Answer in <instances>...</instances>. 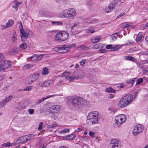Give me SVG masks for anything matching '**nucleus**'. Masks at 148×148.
Here are the masks:
<instances>
[{
    "label": "nucleus",
    "instance_id": "nucleus-1",
    "mask_svg": "<svg viewBox=\"0 0 148 148\" xmlns=\"http://www.w3.org/2000/svg\"><path fill=\"white\" fill-rule=\"evenodd\" d=\"M99 116L97 111L89 113L87 117L88 123L90 124H97L100 119Z\"/></svg>",
    "mask_w": 148,
    "mask_h": 148
},
{
    "label": "nucleus",
    "instance_id": "nucleus-2",
    "mask_svg": "<svg viewBox=\"0 0 148 148\" xmlns=\"http://www.w3.org/2000/svg\"><path fill=\"white\" fill-rule=\"evenodd\" d=\"M71 103L73 108H80L85 106L86 104L85 100L81 97H75L71 100Z\"/></svg>",
    "mask_w": 148,
    "mask_h": 148
},
{
    "label": "nucleus",
    "instance_id": "nucleus-3",
    "mask_svg": "<svg viewBox=\"0 0 148 148\" xmlns=\"http://www.w3.org/2000/svg\"><path fill=\"white\" fill-rule=\"evenodd\" d=\"M69 34L67 32L62 31L58 32L55 36V39L58 41H63L66 40L69 37Z\"/></svg>",
    "mask_w": 148,
    "mask_h": 148
},
{
    "label": "nucleus",
    "instance_id": "nucleus-4",
    "mask_svg": "<svg viewBox=\"0 0 148 148\" xmlns=\"http://www.w3.org/2000/svg\"><path fill=\"white\" fill-rule=\"evenodd\" d=\"M62 14L65 18H73L76 16V13L74 8H70L68 9L67 11H63Z\"/></svg>",
    "mask_w": 148,
    "mask_h": 148
},
{
    "label": "nucleus",
    "instance_id": "nucleus-5",
    "mask_svg": "<svg viewBox=\"0 0 148 148\" xmlns=\"http://www.w3.org/2000/svg\"><path fill=\"white\" fill-rule=\"evenodd\" d=\"M126 120V116L123 114L116 116L115 117V123L118 127H119L121 124L124 123Z\"/></svg>",
    "mask_w": 148,
    "mask_h": 148
},
{
    "label": "nucleus",
    "instance_id": "nucleus-6",
    "mask_svg": "<svg viewBox=\"0 0 148 148\" xmlns=\"http://www.w3.org/2000/svg\"><path fill=\"white\" fill-rule=\"evenodd\" d=\"M40 77V75L38 73L32 74L27 77L25 82L27 84H30L37 80Z\"/></svg>",
    "mask_w": 148,
    "mask_h": 148
},
{
    "label": "nucleus",
    "instance_id": "nucleus-7",
    "mask_svg": "<svg viewBox=\"0 0 148 148\" xmlns=\"http://www.w3.org/2000/svg\"><path fill=\"white\" fill-rule=\"evenodd\" d=\"M143 130V127L141 125H138L135 126L133 130V133L136 136L138 133L142 132Z\"/></svg>",
    "mask_w": 148,
    "mask_h": 148
},
{
    "label": "nucleus",
    "instance_id": "nucleus-8",
    "mask_svg": "<svg viewBox=\"0 0 148 148\" xmlns=\"http://www.w3.org/2000/svg\"><path fill=\"white\" fill-rule=\"evenodd\" d=\"M121 145L119 143L118 140L113 139L110 141L108 145V148H121Z\"/></svg>",
    "mask_w": 148,
    "mask_h": 148
},
{
    "label": "nucleus",
    "instance_id": "nucleus-9",
    "mask_svg": "<svg viewBox=\"0 0 148 148\" xmlns=\"http://www.w3.org/2000/svg\"><path fill=\"white\" fill-rule=\"evenodd\" d=\"M21 30H20V31L21 38L23 41H25L26 39L29 37V35H30V33H32V32L29 31L26 32L23 29H21Z\"/></svg>",
    "mask_w": 148,
    "mask_h": 148
},
{
    "label": "nucleus",
    "instance_id": "nucleus-10",
    "mask_svg": "<svg viewBox=\"0 0 148 148\" xmlns=\"http://www.w3.org/2000/svg\"><path fill=\"white\" fill-rule=\"evenodd\" d=\"M11 65L10 62L7 60H5L2 64L0 62V70H4L9 68Z\"/></svg>",
    "mask_w": 148,
    "mask_h": 148
},
{
    "label": "nucleus",
    "instance_id": "nucleus-11",
    "mask_svg": "<svg viewBox=\"0 0 148 148\" xmlns=\"http://www.w3.org/2000/svg\"><path fill=\"white\" fill-rule=\"evenodd\" d=\"M60 106L59 105H55L51 106L50 108L51 111L52 113H56L60 111Z\"/></svg>",
    "mask_w": 148,
    "mask_h": 148
},
{
    "label": "nucleus",
    "instance_id": "nucleus-12",
    "mask_svg": "<svg viewBox=\"0 0 148 148\" xmlns=\"http://www.w3.org/2000/svg\"><path fill=\"white\" fill-rule=\"evenodd\" d=\"M129 104L128 103L125 99L123 97L120 101L118 103V106L121 108H123L128 105Z\"/></svg>",
    "mask_w": 148,
    "mask_h": 148
},
{
    "label": "nucleus",
    "instance_id": "nucleus-13",
    "mask_svg": "<svg viewBox=\"0 0 148 148\" xmlns=\"http://www.w3.org/2000/svg\"><path fill=\"white\" fill-rule=\"evenodd\" d=\"M33 138L34 136L32 135H28L20 137L22 143L27 142L30 139H32Z\"/></svg>",
    "mask_w": 148,
    "mask_h": 148
},
{
    "label": "nucleus",
    "instance_id": "nucleus-14",
    "mask_svg": "<svg viewBox=\"0 0 148 148\" xmlns=\"http://www.w3.org/2000/svg\"><path fill=\"white\" fill-rule=\"evenodd\" d=\"M123 97L125 99L126 101L128 102V103L129 104L132 101V100L133 98V97L132 95L130 94L127 95Z\"/></svg>",
    "mask_w": 148,
    "mask_h": 148
},
{
    "label": "nucleus",
    "instance_id": "nucleus-15",
    "mask_svg": "<svg viewBox=\"0 0 148 148\" xmlns=\"http://www.w3.org/2000/svg\"><path fill=\"white\" fill-rule=\"evenodd\" d=\"M13 2V5L12 6V8H14L16 11L17 10L19 6L22 4V3L18 2L15 0Z\"/></svg>",
    "mask_w": 148,
    "mask_h": 148
},
{
    "label": "nucleus",
    "instance_id": "nucleus-16",
    "mask_svg": "<svg viewBox=\"0 0 148 148\" xmlns=\"http://www.w3.org/2000/svg\"><path fill=\"white\" fill-rule=\"evenodd\" d=\"M69 47H67L66 45H64L62 47H58V48L59 51H61V52L63 51L65 52L66 51L69 50Z\"/></svg>",
    "mask_w": 148,
    "mask_h": 148
},
{
    "label": "nucleus",
    "instance_id": "nucleus-17",
    "mask_svg": "<svg viewBox=\"0 0 148 148\" xmlns=\"http://www.w3.org/2000/svg\"><path fill=\"white\" fill-rule=\"evenodd\" d=\"M100 39L101 38L99 36H95L92 37L90 40L92 43H95L98 42Z\"/></svg>",
    "mask_w": 148,
    "mask_h": 148
},
{
    "label": "nucleus",
    "instance_id": "nucleus-18",
    "mask_svg": "<svg viewBox=\"0 0 148 148\" xmlns=\"http://www.w3.org/2000/svg\"><path fill=\"white\" fill-rule=\"evenodd\" d=\"M81 78V76H77L74 77L69 76L66 77V79L69 80V81H73L76 79Z\"/></svg>",
    "mask_w": 148,
    "mask_h": 148
},
{
    "label": "nucleus",
    "instance_id": "nucleus-19",
    "mask_svg": "<svg viewBox=\"0 0 148 148\" xmlns=\"http://www.w3.org/2000/svg\"><path fill=\"white\" fill-rule=\"evenodd\" d=\"M51 84L50 81H47L42 83L41 84L40 86L43 87H46L49 86Z\"/></svg>",
    "mask_w": 148,
    "mask_h": 148
},
{
    "label": "nucleus",
    "instance_id": "nucleus-20",
    "mask_svg": "<svg viewBox=\"0 0 148 148\" xmlns=\"http://www.w3.org/2000/svg\"><path fill=\"white\" fill-rule=\"evenodd\" d=\"M55 95H49L47 97H43L40 99H38V101L37 103L38 104H39L41 102H42V101H44L45 99L49 98Z\"/></svg>",
    "mask_w": 148,
    "mask_h": 148
},
{
    "label": "nucleus",
    "instance_id": "nucleus-21",
    "mask_svg": "<svg viewBox=\"0 0 148 148\" xmlns=\"http://www.w3.org/2000/svg\"><path fill=\"white\" fill-rule=\"evenodd\" d=\"M79 27V23H75L71 27V30L73 32H75L74 29H76Z\"/></svg>",
    "mask_w": 148,
    "mask_h": 148
},
{
    "label": "nucleus",
    "instance_id": "nucleus-22",
    "mask_svg": "<svg viewBox=\"0 0 148 148\" xmlns=\"http://www.w3.org/2000/svg\"><path fill=\"white\" fill-rule=\"evenodd\" d=\"M106 92H108L115 93L116 92V90L112 88L111 87L106 88Z\"/></svg>",
    "mask_w": 148,
    "mask_h": 148
},
{
    "label": "nucleus",
    "instance_id": "nucleus-23",
    "mask_svg": "<svg viewBox=\"0 0 148 148\" xmlns=\"http://www.w3.org/2000/svg\"><path fill=\"white\" fill-rule=\"evenodd\" d=\"M14 23V21L12 20H9L8 22L6 23V25L8 27L11 26Z\"/></svg>",
    "mask_w": 148,
    "mask_h": 148
},
{
    "label": "nucleus",
    "instance_id": "nucleus-24",
    "mask_svg": "<svg viewBox=\"0 0 148 148\" xmlns=\"http://www.w3.org/2000/svg\"><path fill=\"white\" fill-rule=\"evenodd\" d=\"M70 72H64L62 74V75H60L59 76L62 77H66H66H69V76L68 75H70Z\"/></svg>",
    "mask_w": 148,
    "mask_h": 148
},
{
    "label": "nucleus",
    "instance_id": "nucleus-25",
    "mask_svg": "<svg viewBox=\"0 0 148 148\" xmlns=\"http://www.w3.org/2000/svg\"><path fill=\"white\" fill-rule=\"evenodd\" d=\"M51 23L53 25H61L62 24V23L61 21H52Z\"/></svg>",
    "mask_w": 148,
    "mask_h": 148
},
{
    "label": "nucleus",
    "instance_id": "nucleus-26",
    "mask_svg": "<svg viewBox=\"0 0 148 148\" xmlns=\"http://www.w3.org/2000/svg\"><path fill=\"white\" fill-rule=\"evenodd\" d=\"M68 138L69 139V140H73L75 138L76 136L75 134H71L67 135Z\"/></svg>",
    "mask_w": 148,
    "mask_h": 148
},
{
    "label": "nucleus",
    "instance_id": "nucleus-27",
    "mask_svg": "<svg viewBox=\"0 0 148 148\" xmlns=\"http://www.w3.org/2000/svg\"><path fill=\"white\" fill-rule=\"evenodd\" d=\"M125 59L126 60H130L133 61H134V60H135V59L133 57L130 56H125Z\"/></svg>",
    "mask_w": 148,
    "mask_h": 148
},
{
    "label": "nucleus",
    "instance_id": "nucleus-28",
    "mask_svg": "<svg viewBox=\"0 0 148 148\" xmlns=\"http://www.w3.org/2000/svg\"><path fill=\"white\" fill-rule=\"evenodd\" d=\"M79 47L83 50L88 51L89 50V47H88L84 46L83 45L79 46Z\"/></svg>",
    "mask_w": 148,
    "mask_h": 148
},
{
    "label": "nucleus",
    "instance_id": "nucleus-29",
    "mask_svg": "<svg viewBox=\"0 0 148 148\" xmlns=\"http://www.w3.org/2000/svg\"><path fill=\"white\" fill-rule=\"evenodd\" d=\"M48 73V69L46 67H44L42 71V74L44 75H46Z\"/></svg>",
    "mask_w": 148,
    "mask_h": 148
},
{
    "label": "nucleus",
    "instance_id": "nucleus-30",
    "mask_svg": "<svg viewBox=\"0 0 148 148\" xmlns=\"http://www.w3.org/2000/svg\"><path fill=\"white\" fill-rule=\"evenodd\" d=\"M136 78H134L133 79L128 80L127 81V82L128 84H131L132 86L134 84V82L135 81Z\"/></svg>",
    "mask_w": 148,
    "mask_h": 148
},
{
    "label": "nucleus",
    "instance_id": "nucleus-31",
    "mask_svg": "<svg viewBox=\"0 0 148 148\" xmlns=\"http://www.w3.org/2000/svg\"><path fill=\"white\" fill-rule=\"evenodd\" d=\"M13 95H9L8 97L6 98L4 100L5 101V102L6 103H7L9 102L13 98Z\"/></svg>",
    "mask_w": 148,
    "mask_h": 148
},
{
    "label": "nucleus",
    "instance_id": "nucleus-32",
    "mask_svg": "<svg viewBox=\"0 0 148 148\" xmlns=\"http://www.w3.org/2000/svg\"><path fill=\"white\" fill-rule=\"evenodd\" d=\"M108 110L110 111V114L114 113L116 111V109L113 108H110L108 109Z\"/></svg>",
    "mask_w": 148,
    "mask_h": 148
},
{
    "label": "nucleus",
    "instance_id": "nucleus-33",
    "mask_svg": "<svg viewBox=\"0 0 148 148\" xmlns=\"http://www.w3.org/2000/svg\"><path fill=\"white\" fill-rule=\"evenodd\" d=\"M142 37L141 34L139 33L137 35L136 40L137 42H138L141 40L142 39Z\"/></svg>",
    "mask_w": 148,
    "mask_h": 148
},
{
    "label": "nucleus",
    "instance_id": "nucleus-34",
    "mask_svg": "<svg viewBox=\"0 0 148 148\" xmlns=\"http://www.w3.org/2000/svg\"><path fill=\"white\" fill-rule=\"evenodd\" d=\"M19 46L22 49H25L27 47V45L26 44V43H24L20 44Z\"/></svg>",
    "mask_w": 148,
    "mask_h": 148
},
{
    "label": "nucleus",
    "instance_id": "nucleus-35",
    "mask_svg": "<svg viewBox=\"0 0 148 148\" xmlns=\"http://www.w3.org/2000/svg\"><path fill=\"white\" fill-rule=\"evenodd\" d=\"M116 3V2L115 1L112 2L109 5V6L110 8H111L112 10L114 8Z\"/></svg>",
    "mask_w": 148,
    "mask_h": 148
},
{
    "label": "nucleus",
    "instance_id": "nucleus-36",
    "mask_svg": "<svg viewBox=\"0 0 148 148\" xmlns=\"http://www.w3.org/2000/svg\"><path fill=\"white\" fill-rule=\"evenodd\" d=\"M129 24H127V23H124L122 24L121 27L122 29H124L129 27Z\"/></svg>",
    "mask_w": 148,
    "mask_h": 148
},
{
    "label": "nucleus",
    "instance_id": "nucleus-37",
    "mask_svg": "<svg viewBox=\"0 0 148 148\" xmlns=\"http://www.w3.org/2000/svg\"><path fill=\"white\" fill-rule=\"evenodd\" d=\"M119 49V46L118 45H116L113 47H112V50H110V51H116L118 50Z\"/></svg>",
    "mask_w": 148,
    "mask_h": 148
},
{
    "label": "nucleus",
    "instance_id": "nucleus-38",
    "mask_svg": "<svg viewBox=\"0 0 148 148\" xmlns=\"http://www.w3.org/2000/svg\"><path fill=\"white\" fill-rule=\"evenodd\" d=\"M143 82V79L142 78H139L137 80V82L136 83V85H139L141 84Z\"/></svg>",
    "mask_w": 148,
    "mask_h": 148
},
{
    "label": "nucleus",
    "instance_id": "nucleus-39",
    "mask_svg": "<svg viewBox=\"0 0 148 148\" xmlns=\"http://www.w3.org/2000/svg\"><path fill=\"white\" fill-rule=\"evenodd\" d=\"M93 29V28L92 27L89 28L87 30V33H89L90 32L91 33H93L95 32V31Z\"/></svg>",
    "mask_w": 148,
    "mask_h": 148
},
{
    "label": "nucleus",
    "instance_id": "nucleus-40",
    "mask_svg": "<svg viewBox=\"0 0 148 148\" xmlns=\"http://www.w3.org/2000/svg\"><path fill=\"white\" fill-rule=\"evenodd\" d=\"M111 10H112L111 8H110L109 6L106 7L104 9V11L108 13Z\"/></svg>",
    "mask_w": 148,
    "mask_h": 148
},
{
    "label": "nucleus",
    "instance_id": "nucleus-41",
    "mask_svg": "<svg viewBox=\"0 0 148 148\" xmlns=\"http://www.w3.org/2000/svg\"><path fill=\"white\" fill-rule=\"evenodd\" d=\"M98 20L97 19L93 18L91 20H90V23H95L98 22Z\"/></svg>",
    "mask_w": 148,
    "mask_h": 148
},
{
    "label": "nucleus",
    "instance_id": "nucleus-42",
    "mask_svg": "<svg viewBox=\"0 0 148 148\" xmlns=\"http://www.w3.org/2000/svg\"><path fill=\"white\" fill-rule=\"evenodd\" d=\"M32 88V86H27L23 90L24 91H28Z\"/></svg>",
    "mask_w": 148,
    "mask_h": 148
},
{
    "label": "nucleus",
    "instance_id": "nucleus-43",
    "mask_svg": "<svg viewBox=\"0 0 148 148\" xmlns=\"http://www.w3.org/2000/svg\"><path fill=\"white\" fill-rule=\"evenodd\" d=\"M12 50L15 54L17 53L18 51H19V49L18 48H13Z\"/></svg>",
    "mask_w": 148,
    "mask_h": 148
},
{
    "label": "nucleus",
    "instance_id": "nucleus-44",
    "mask_svg": "<svg viewBox=\"0 0 148 148\" xmlns=\"http://www.w3.org/2000/svg\"><path fill=\"white\" fill-rule=\"evenodd\" d=\"M43 56H44V55L42 54H40L39 55H37V56H36V57H37V60H41L43 57ZM35 57H36V56Z\"/></svg>",
    "mask_w": 148,
    "mask_h": 148
},
{
    "label": "nucleus",
    "instance_id": "nucleus-45",
    "mask_svg": "<svg viewBox=\"0 0 148 148\" xmlns=\"http://www.w3.org/2000/svg\"><path fill=\"white\" fill-rule=\"evenodd\" d=\"M30 66L31 67V65L29 64H27L24 66V69L26 70L29 69L30 68Z\"/></svg>",
    "mask_w": 148,
    "mask_h": 148
},
{
    "label": "nucleus",
    "instance_id": "nucleus-46",
    "mask_svg": "<svg viewBox=\"0 0 148 148\" xmlns=\"http://www.w3.org/2000/svg\"><path fill=\"white\" fill-rule=\"evenodd\" d=\"M69 130L67 128L65 129L64 130H62L61 132V133H62L64 134L65 133L68 132L69 133Z\"/></svg>",
    "mask_w": 148,
    "mask_h": 148
},
{
    "label": "nucleus",
    "instance_id": "nucleus-47",
    "mask_svg": "<svg viewBox=\"0 0 148 148\" xmlns=\"http://www.w3.org/2000/svg\"><path fill=\"white\" fill-rule=\"evenodd\" d=\"M43 123L42 122H40L39 124V127H38V130H41L42 129Z\"/></svg>",
    "mask_w": 148,
    "mask_h": 148
},
{
    "label": "nucleus",
    "instance_id": "nucleus-48",
    "mask_svg": "<svg viewBox=\"0 0 148 148\" xmlns=\"http://www.w3.org/2000/svg\"><path fill=\"white\" fill-rule=\"evenodd\" d=\"M99 44H96L94 46H93L92 47V48L94 49H97L98 48H99Z\"/></svg>",
    "mask_w": 148,
    "mask_h": 148
},
{
    "label": "nucleus",
    "instance_id": "nucleus-49",
    "mask_svg": "<svg viewBox=\"0 0 148 148\" xmlns=\"http://www.w3.org/2000/svg\"><path fill=\"white\" fill-rule=\"evenodd\" d=\"M28 111L29 114H32L34 113V110L33 109H29L28 110Z\"/></svg>",
    "mask_w": 148,
    "mask_h": 148
},
{
    "label": "nucleus",
    "instance_id": "nucleus-50",
    "mask_svg": "<svg viewBox=\"0 0 148 148\" xmlns=\"http://www.w3.org/2000/svg\"><path fill=\"white\" fill-rule=\"evenodd\" d=\"M86 62V60H82L80 62V64L81 66H83L84 64H85Z\"/></svg>",
    "mask_w": 148,
    "mask_h": 148
},
{
    "label": "nucleus",
    "instance_id": "nucleus-51",
    "mask_svg": "<svg viewBox=\"0 0 148 148\" xmlns=\"http://www.w3.org/2000/svg\"><path fill=\"white\" fill-rule=\"evenodd\" d=\"M21 140L20 137L16 141V144H18L20 143H22V142H21Z\"/></svg>",
    "mask_w": 148,
    "mask_h": 148
},
{
    "label": "nucleus",
    "instance_id": "nucleus-52",
    "mask_svg": "<svg viewBox=\"0 0 148 148\" xmlns=\"http://www.w3.org/2000/svg\"><path fill=\"white\" fill-rule=\"evenodd\" d=\"M112 46L113 45H106V48L107 49H111V50H112Z\"/></svg>",
    "mask_w": 148,
    "mask_h": 148
},
{
    "label": "nucleus",
    "instance_id": "nucleus-53",
    "mask_svg": "<svg viewBox=\"0 0 148 148\" xmlns=\"http://www.w3.org/2000/svg\"><path fill=\"white\" fill-rule=\"evenodd\" d=\"M4 57L3 53H0V61L4 59Z\"/></svg>",
    "mask_w": 148,
    "mask_h": 148
},
{
    "label": "nucleus",
    "instance_id": "nucleus-54",
    "mask_svg": "<svg viewBox=\"0 0 148 148\" xmlns=\"http://www.w3.org/2000/svg\"><path fill=\"white\" fill-rule=\"evenodd\" d=\"M1 29L2 30H3L7 28H8V27L6 26V25H1Z\"/></svg>",
    "mask_w": 148,
    "mask_h": 148
},
{
    "label": "nucleus",
    "instance_id": "nucleus-55",
    "mask_svg": "<svg viewBox=\"0 0 148 148\" xmlns=\"http://www.w3.org/2000/svg\"><path fill=\"white\" fill-rule=\"evenodd\" d=\"M6 103L4 100L3 101H1L0 102V106L2 107L4 105H5Z\"/></svg>",
    "mask_w": 148,
    "mask_h": 148
},
{
    "label": "nucleus",
    "instance_id": "nucleus-56",
    "mask_svg": "<svg viewBox=\"0 0 148 148\" xmlns=\"http://www.w3.org/2000/svg\"><path fill=\"white\" fill-rule=\"evenodd\" d=\"M10 142H7L5 143H4L2 145L3 147H8L10 145Z\"/></svg>",
    "mask_w": 148,
    "mask_h": 148
},
{
    "label": "nucleus",
    "instance_id": "nucleus-57",
    "mask_svg": "<svg viewBox=\"0 0 148 148\" xmlns=\"http://www.w3.org/2000/svg\"><path fill=\"white\" fill-rule=\"evenodd\" d=\"M68 136H64L62 137V140H68L69 139V138H68Z\"/></svg>",
    "mask_w": 148,
    "mask_h": 148
},
{
    "label": "nucleus",
    "instance_id": "nucleus-58",
    "mask_svg": "<svg viewBox=\"0 0 148 148\" xmlns=\"http://www.w3.org/2000/svg\"><path fill=\"white\" fill-rule=\"evenodd\" d=\"M19 27H20V28L19 29V30H20H20H21V29H23V26L22 25V23L21 22V21H19Z\"/></svg>",
    "mask_w": 148,
    "mask_h": 148
},
{
    "label": "nucleus",
    "instance_id": "nucleus-59",
    "mask_svg": "<svg viewBox=\"0 0 148 148\" xmlns=\"http://www.w3.org/2000/svg\"><path fill=\"white\" fill-rule=\"evenodd\" d=\"M5 75H4L2 74L0 75V81H1L5 78Z\"/></svg>",
    "mask_w": 148,
    "mask_h": 148
},
{
    "label": "nucleus",
    "instance_id": "nucleus-60",
    "mask_svg": "<svg viewBox=\"0 0 148 148\" xmlns=\"http://www.w3.org/2000/svg\"><path fill=\"white\" fill-rule=\"evenodd\" d=\"M76 46V45L75 44H72V45H69L68 46H67V47H69V50L70 49V48L71 47H75Z\"/></svg>",
    "mask_w": 148,
    "mask_h": 148
},
{
    "label": "nucleus",
    "instance_id": "nucleus-61",
    "mask_svg": "<svg viewBox=\"0 0 148 148\" xmlns=\"http://www.w3.org/2000/svg\"><path fill=\"white\" fill-rule=\"evenodd\" d=\"M56 127V125H51L48 126L49 128H54Z\"/></svg>",
    "mask_w": 148,
    "mask_h": 148
},
{
    "label": "nucleus",
    "instance_id": "nucleus-62",
    "mask_svg": "<svg viewBox=\"0 0 148 148\" xmlns=\"http://www.w3.org/2000/svg\"><path fill=\"white\" fill-rule=\"evenodd\" d=\"M106 51L105 49H101L99 50V52L100 53H104L106 52Z\"/></svg>",
    "mask_w": 148,
    "mask_h": 148
},
{
    "label": "nucleus",
    "instance_id": "nucleus-63",
    "mask_svg": "<svg viewBox=\"0 0 148 148\" xmlns=\"http://www.w3.org/2000/svg\"><path fill=\"white\" fill-rule=\"evenodd\" d=\"M89 135L91 137H94V134L92 132H90L89 133Z\"/></svg>",
    "mask_w": 148,
    "mask_h": 148
},
{
    "label": "nucleus",
    "instance_id": "nucleus-64",
    "mask_svg": "<svg viewBox=\"0 0 148 148\" xmlns=\"http://www.w3.org/2000/svg\"><path fill=\"white\" fill-rule=\"evenodd\" d=\"M16 40H17V38L15 36H13L12 38V40L13 42Z\"/></svg>",
    "mask_w": 148,
    "mask_h": 148
}]
</instances>
